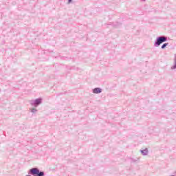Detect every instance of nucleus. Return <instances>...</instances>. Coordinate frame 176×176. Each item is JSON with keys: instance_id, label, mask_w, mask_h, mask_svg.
Returning <instances> with one entry per match:
<instances>
[{"instance_id": "obj_1", "label": "nucleus", "mask_w": 176, "mask_h": 176, "mask_svg": "<svg viewBox=\"0 0 176 176\" xmlns=\"http://www.w3.org/2000/svg\"><path fill=\"white\" fill-rule=\"evenodd\" d=\"M166 41H167V38H166L164 36H161L157 39V42L155 43L158 46H160V45H162V43H163V42H166Z\"/></svg>"}, {"instance_id": "obj_2", "label": "nucleus", "mask_w": 176, "mask_h": 176, "mask_svg": "<svg viewBox=\"0 0 176 176\" xmlns=\"http://www.w3.org/2000/svg\"><path fill=\"white\" fill-rule=\"evenodd\" d=\"M30 173L32 175H36L39 174V170L36 168H33L30 170Z\"/></svg>"}, {"instance_id": "obj_3", "label": "nucleus", "mask_w": 176, "mask_h": 176, "mask_svg": "<svg viewBox=\"0 0 176 176\" xmlns=\"http://www.w3.org/2000/svg\"><path fill=\"white\" fill-rule=\"evenodd\" d=\"M101 91H102V89H101L100 88H95L94 89V93L95 94H98V93H101Z\"/></svg>"}, {"instance_id": "obj_4", "label": "nucleus", "mask_w": 176, "mask_h": 176, "mask_svg": "<svg viewBox=\"0 0 176 176\" xmlns=\"http://www.w3.org/2000/svg\"><path fill=\"white\" fill-rule=\"evenodd\" d=\"M41 102H42V99H36L35 100V105H39V104H41Z\"/></svg>"}, {"instance_id": "obj_5", "label": "nucleus", "mask_w": 176, "mask_h": 176, "mask_svg": "<svg viewBox=\"0 0 176 176\" xmlns=\"http://www.w3.org/2000/svg\"><path fill=\"white\" fill-rule=\"evenodd\" d=\"M168 45V43H164L163 44V45L162 46V49H164L166 46Z\"/></svg>"}, {"instance_id": "obj_6", "label": "nucleus", "mask_w": 176, "mask_h": 176, "mask_svg": "<svg viewBox=\"0 0 176 176\" xmlns=\"http://www.w3.org/2000/svg\"><path fill=\"white\" fill-rule=\"evenodd\" d=\"M38 176H43V172H38V174H37Z\"/></svg>"}, {"instance_id": "obj_7", "label": "nucleus", "mask_w": 176, "mask_h": 176, "mask_svg": "<svg viewBox=\"0 0 176 176\" xmlns=\"http://www.w3.org/2000/svg\"><path fill=\"white\" fill-rule=\"evenodd\" d=\"M72 1V0H69V3H71Z\"/></svg>"}, {"instance_id": "obj_8", "label": "nucleus", "mask_w": 176, "mask_h": 176, "mask_svg": "<svg viewBox=\"0 0 176 176\" xmlns=\"http://www.w3.org/2000/svg\"><path fill=\"white\" fill-rule=\"evenodd\" d=\"M142 153H144V151H142Z\"/></svg>"}]
</instances>
